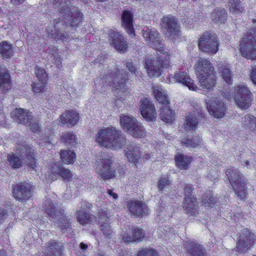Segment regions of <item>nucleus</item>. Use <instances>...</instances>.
<instances>
[{"label":"nucleus","instance_id":"nucleus-17","mask_svg":"<svg viewBox=\"0 0 256 256\" xmlns=\"http://www.w3.org/2000/svg\"><path fill=\"white\" fill-rule=\"evenodd\" d=\"M16 151L27 165L32 170L37 167L36 160L34 157V150L28 145H18Z\"/></svg>","mask_w":256,"mask_h":256},{"label":"nucleus","instance_id":"nucleus-59","mask_svg":"<svg viewBox=\"0 0 256 256\" xmlns=\"http://www.w3.org/2000/svg\"><path fill=\"white\" fill-rule=\"evenodd\" d=\"M250 78L252 83L256 86V66H252V68Z\"/></svg>","mask_w":256,"mask_h":256},{"label":"nucleus","instance_id":"nucleus-13","mask_svg":"<svg viewBox=\"0 0 256 256\" xmlns=\"http://www.w3.org/2000/svg\"><path fill=\"white\" fill-rule=\"evenodd\" d=\"M167 79L169 83H180L183 86H187L190 90L196 92L198 90L194 80L186 72H178L174 76H169Z\"/></svg>","mask_w":256,"mask_h":256},{"label":"nucleus","instance_id":"nucleus-33","mask_svg":"<svg viewBox=\"0 0 256 256\" xmlns=\"http://www.w3.org/2000/svg\"><path fill=\"white\" fill-rule=\"evenodd\" d=\"M10 88V76L8 70L0 67V88L6 90Z\"/></svg>","mask_w":256,"mask_h":256},{"label":"nucleus","instance_id":"nucleus-36","mask_svg":"<svg viewBox=\"0 0 256 256\" xmlns=\"http://www.w3.org/2000/svg\"><path fill=\"white\" fill-rule=\"evenodd\" d=\"M228 6L230 12L236 16L240 15L244 11V8L240 0H230Z\"/></svg>","mask_w":256,"mask_h":256},{"label":"nucleus","instance_id":"nucleus-34","mask_svg":"<svg viewBox=\"0 0 256 256\" xmlns=\"http://www.w3.org/2000/svg\"><path fill=\"white\" fill-rule=\"evenodd\" d=\"M76 218L78 222L82 225L90 224L96 220V217L94 215L88 214L84 210L78 211Z\"/></svg>","mask_w":256,"mask_h":256},{"label":"nucleus","instance_id":"nucleus-30","mask_svg":"<svg viewBox=\"0 0 256 256\" xmlns=\"http://www.w3.org/2000/svg\"><path fill=\"white\" fill-rule=\"evenodd\" d=\"M196 202L194 196H184L183 208L188 215L194 216L196 214Z\"/></svg>","mask_w":256,"mask_h":256},{"label":"nucleus","instance_id":"nucleus-35","mask_svg":"<svg viewBox=\"0 0 256 256\" xmlns=\"http://www.w3.org/2000/svg\"><path fill=\"white\" fill-rule=\"evenodd\" d=\"M176 165L181 169H186L192 162V158L181 154L175 156Z\"/></svg>","mask_w":256,"mask_h":256},{"label":"nucleus","instance_id":"nucleus-18","mask_svg":"<svg viewBox=\"0 0 256 256\" xmlns=\"http://www.w3.org/2000/svg\"><path fill=\"white\" fill-rule=\"evenodd\" d=\"M12 195L17 200L23 202L30 199L32 192L29 184L20 183L14 186Z\"/></svg>","mask_w":256,"mask_h":256},{"label":"nucleus","instance_id":"nucleus-61","mask_svg":"<svg viewBox=\"0 0 256 256\" xmlns=\"http://www.w3.org/2000/svg\"><path fill=\"white\" fill-rule=\"evenodd\" d=\"M208 176L210 178H215L216 177L218 176V172L216 169L214 168H211L209 173L208 174Z\"/></svg>","mask_w":256,"mask_h":256},{"label":"nucleus","instance_id":"nucleus-6","mask_svg":"<svg viewBox=\"0 0 256 256\" xmlns=\"http://www.w3.org/2000/svg\"><path fill=\"white\" fill-rule=\"evenodd\" d=\"M157 54L158 60L148 58L146 61L145 67L150 76H159L162 68H167L170 64V56L168 54V57L160 54V52H158Z\"/></svg>","mask_w":256,"mask_h":256},{"label":"nucleus","instance_id":"nucleus-53","mask_svg":"<svg viewBox=\"0 0 256 256\" xmlns=\"http://www.w3.org/2000/svg\"><path fill=\"white\" fill-rule=\"evenodd\" d=\"M100 230L103 234L106 236H109L112 235V230L108 222L100 224Z\"/></svg>","mask_w":256,"mask_h":256},{"label":"nucleus","instance_id":"nucleus-26","mask_svg":"<svg viewBox=\"0 0 256 256\" xmlns=\"http://www.w3.org/2000/svg\"><path fill=\"white\" fill-rule=\"evenodd\" d=\"M128 207L132 215L142 216L148 212L146 205L142 202L130 200L128 202Z\"/></svg>","mask_w":256,"mask_h":256},{"label":"nucleus","instance_id":"nucleus-55","mask_svg":"<svg viewBox=\"0 0 256 256\" xmlns=\"http://www.w3.org/2000/svg\"><path fill=\"white\" fill-rule=\"evenodd\" d=\"M241 164L247 168H254L256 170V160L254 161L253 158H250L249 160H242Z\"/></svg>","mask_w":256,"mask_h":256},{"label":"nucleus","instance_id":"nucleus-20","mask_svg":"<svg viewBox=\"0 0 256 256\" xmlns=\"http://www.w3.org/2000/svg\"><path fill=\"white\" fill-rule=\"evenodd\" d=\"M110 44L117 51L120 52H124L128 48V43L124 36L118 32L112 31L110 34L108 39Z\"/></svg>","mask_w":256,"mask_h":256},{"label":"nucleus","instance_id":"nucleus-28","mask_svg":"<svg viewBox=\"0 0 256 256\" xmlns=\"http://www.w3.org/2000/svg\"><path fill=\"white\" fill-rule=\"evenodd\" d=\"M28 110L22 108H16L11 113L12 116L24 124H28L29 120L33 119V116Z\"/></svg>","mask_w":256,"mask_h":256},{"label":"nucleus","instance_id":"nucleus-56","mask_svg":"<svg viewBox=\"0 0 256 256\" xmlns=\"http://www.w3.org/2000/svg\"><path fill=\"white\" fill-rule=\"evenodd\" d=\"M170 184V181L167 178H162L159 180L158 186L160 190H163L167 186H168Z\"/></svg>","mask_w":256,"mask_h":256},{"label":"nucleus","instance_id":"nucleus-47","mask_svg":"<svg viewBox=\"0 0 256 256\" xmlns=\"http://www.w3.org/2000/svg\"><path fill=\"white\" fill-rule=\"evenodd\" d=\"M8 160L10 164L14 168H19L22 166V160L13 154L8 155Z\"/></svg>","mask_w":256,"mask_h":256},{"label":"nucleus","instance_id":"nucleus-7","mask_svg":"<svg viewBox=\"0 0 256 256\" xmlns=\"http://www.w3.org/2000/svg\"><path fill=\"white\" fill-rule=\"evenodd\" d=\"M234 101L237 106L241 110L248 108L251 104L252 94L248 88L244 85L235 87Z\"/></svg>","mask_w":256,"mask_h":256},{"label":"nucleus","instance_id":"nucleus-5","mask_svg":"<svg viewBox=\"0 0 256 256\" xmlns=\"http://www.w3.org/2000/svg\"><path fill=\"white\" fill-rule=\"evenodd\" d=\"M142 34L146 44L156 50L158 52L168 57V52L165 50L160 35L154 28L144 26L142 30Z\"/></svg>","mask_w":256,"mask_h":256},{"label":"nucleus","instance_id":"nucleus-16","mask_svg":"<svg viewBox=\"0 0 256 256\" xmlns=\"http://www.w3.org/2000/svg\"><path fill=\"white\" fill-rule=\"evenodd\" d=\"M196 110L189 112L186 115V120L183 124L186 131L194 130L196 129L198 121V116L202 114V109L198 104L194 106Z\"/></svg>","mask_w":256,"mask_h":256},{"label":"nucleus","instance_id":"nucleus-58","mask_svg":"<svg viewBox=\"0 0 256 256\" xmlns=\"http://www.w3.org/2000/svg\"><path fill=\"white\" fill-rule=\"evenodd\" d=\"M126 66L128 70L134 74H136L138 70V68L134 64L133 62L131 61H128L126 62Z\"/></svg>","mask_w":256,"mask_h":256},{"label":"nucleus","instance_id":"nucleus-45","mask_svg":"<svg viewBox=\"0 0 256 256\" xmlns=\"http://www.w3.org/2000/svg\"><path fill=\"white\" fill-rule=\"evenodd\" d=\"M62 142L67 146L74 145L76 144V136L72 132H66L62 134Z\"/></svg>","mask_w":256,"mask_h":256},{"label":"nucleus","instance_id":"nucleus-43","mask_svg":"<svg viewBox=\"0 0 256 256\" xmlns=\"http://www.w3.org/2000/svg\"><path fill=\"white\" fill-rule=\"evenodd\" d=\"M216 198L214 197V194L210 191L204 193L202 197V205L205 207L210 206L211 204L216 203Z\"/></svg>","mask_w":256,"mask_h":256},{"label":"nucleus","instance_id":"nucleus-4","mask_svg":"<svg viewBox=\"0 0 256 256\" xmlns=\"http://www.w3.org/2000/svg\"><path fill=\"white\" fill-rule=\"evenodd\" d=\"M227 176L237 196L244 199L246 196V184L244 176L240 171L234 168H231L226 171Z\"/></svg>","mask_w":256,"mask_h":256},{"label":"nucleus","instance_id":"nucleus-52","mask_svg":"<svg viewBox=\"0 0 256 256\" xmlns=\"http://www.w3.org/2000/svg\"><path fill=\"white\" fill-rule=\"evenodd\" d=\"M98 222L100 224L108 222V217L107 210H100L98 212Z\"/></svg>","mask_w":256,"mask_h":256},{"label":"nucleus","instance_id":"nucleus-22","mask_svg":"<svg viewBox=\"0 0 256 256\" xmlns=\"http://www.w3.org/2000/svg\"><path fill=\"white\" fill-rule=\"evenodd\" d=\"M79 114L76 110H69L62 113L60 117V122L62 125L74 126L79 121Z\"/></svg>","mask_w":256,"mask_h":256},{"label":"nucleus","instance_id":"nucleus-51","mask_svg":"<svg viewBox=\"0 0 256 256\" xmlns=\"http://www.w3.org/2000/svg\"><path fill=\"white\" fill-rule=\"evenodd\" d=\"M47 82H35L32 84L34 92L36 93L44 92L46 90V86Z\"/></svg>","mask_w":256,"mask_h":256},{"label":"nucleus","instance_id":"nucleus-10","mask_svg":"<svg viewBox=\"0 0 256 256\" xmlns=\"http://www.w3.org/2000/svg\"><path fill=\"white\" fill-rule=\"evenodd\" d=\"M96 170L99 176L103 180H108L114 176V162L110 158H106L97 162Z\"/></svg>","mask_w":256,"mask_h":256},{"label":"nucleus","instance_id":"nucleus-37","mask_svg":"<svg viewBox=\"0 0 256 256\" xmlns=\"http://www.w3.org/2000/svg\"><path fill=\"white\" fill-rule=\"evenodd\" d=\"M132 137L138 138H141L146 136L147 133L142 125L138 122L128 132Z\"/></svg>","mask_w":256,"mask_h":256},{"label":"nucleus","instance_id":"nucleus-14","mask_svg":"<svg viewBox=\"0 0 256 256\" xmlns=\"http://www.w3.org/2000/svg\"><path fill=\"white\" fill-rule=\"evenodd\" d=\"M50 173L48 176V179L54 181L57 179L58 176H60L65 182H68L72 180V174L70 170L60 166L58 162L52 164Z\"/></svg>","mask_w":256,"mask_h":256},{"label":"nucleus","instance_id":"nucleus-44","mask_svg":"<svg viewBox=\"0 0 256 256\" xmlns=\"http://www.w3.org/2000/svg\"><path fill=\"white\" fill-rule=\"evenodd\" d=\"M243 124L246 128L256 131V118L250 114H246L243 120Z\"/></svg>","mask_w":256,"mask_h":256},{"label":"nucleus","instance_id":"nucleus-40","mask_svg":"<svg viewBox=\"0 0 256 256\" xmlns=\"http://www.w3.org/2000/svg\"><path fill=\"white\" fill-rule=\"evenodd\" d=\"M154 94L156 100L161 103L162 106H165L169 104L166 92L161 88L158 86L154 87Z\"/></svg>","mask_w":256,"mask_h":256},{"label":"nucleus","instance_id":"nucleus-15","mask_svg":"<svg viewBox=\"0 0 256 256\" xmlns=\"http://www.w3.org/2000/svg\"><path fill=\"white\" fill-rule=\"evenodd\" d=\"M140 110L143 118L148 121H152L156 117L155 106L147 98L140 100Z\"/></svg>","mask_w":256,"mask_h":256},{"label":"nucleus","instance_id":"nucleus-29","mask_svg":"<svg viewBox=\"0 0 256 256\" xmlns=\"http://www.w3.org/2000/svg\"><path fill=\"white\" fill-rule=\"evenodd\" d=\"M122 26L125 28L128 34L132 37L134 36L135 34L133 28L132 14L129 11H124L122 15Z\"/></svg>","mask_w":256,"mask_h":256},{"label":"nucleus","instance_id":"nucleus-49","mask_svg":"<svg viewBox=\"0 0 256 256\" xmlns=\"http://www.w3.org/2000/svg\"><path fill=\"white\" fill-rule=\"evenodd\" d=\"M120 236L123 242L126 244H129L130 242H134V240H129V238H130L133 236L132 231V229H126L122 230L120 233Z\"/></svg>","mask_w":256,"mask_h":256},{"label":"nucleus","instance_id":"nucleus-8","mask_svg":"<svg viewBox=\"0 0 256 256\" xmlns=\"http://www.w3.org/2000/svg\"><path fill=\"white\" fill-rule=\"evenodd\" d=\"M218 44L214 34L206 32L199 39L198 46L202 51L210 54H214L218 51Z\"/></svg>","mask_w":256,"mask_h":256},{"label":"nucleus","instance_id":"nucleus-62","mask_svg":"<svg viewBox=\"0 0 256 256\" xmlns=\"http://www.w3.org/2000/svg\"><path fill=\"white\" fill-rule=\"evenodd\" d=\"M6 211L4 209L0 208V223L6 217Z\"/></svg>","mask_w":256,"mask_h":256},{"label":"nucleus","instance_id":"nucleus-2","mask_svg":"<svg viewBox=\"0 0 256 256\" xmlns=\"http://www.w3.org/2000/svg\"><path fill=\"white\" fill-rule=\"evenodd\" d=\"M95 138L100 146L110 150L120 148L126 140L122 132L112 126L99 130Z\"/></svg>","mask_w":256,"mask_h":256},{"label":"nucleus","instance_id":"nucleus-50","mask_svg":"<svg viewBox=\"0 0 256 256\" xmlns=\"http://www.w3.org/2000/svg\"><path fill=\"white\" fill-rule=\"evenodd\" d=\"M35 74L38 81L47 82L48 75L44 69L36 66V68Z\"/></svg>","mask_w":256,"mask_h":256},{"label":"nucleus","instance_id":"nucleus-24","mask_svg":"<svg viewBox=\"0 0 256 256\" xmlns=\"http://www.w3.org/2000/svg\"><path fill=\"white\" fill-rule=\"evenodd\" d=\"M184 246L192 256H208L204 248L198 243L187 240Z\"/></svg>","mask_w":256,"mask_h":256},{"label":"nucleus","instance_id":"nucleus-46","mask_svg":"<svg viewBox=\"0 0 256 256\" xmlns=\"http://www.w3.org/2000/svg\"><path fill=\"white\" fill-rule=\"evenodd\" d=\"M219 72L224 80L228 84L232 83V72L226 66L222 65L219 67Z\"/></svg>","mask_w":256,"mask_h":256},{"label":"nucleus","instance_id":"nucleus-1","mask_svg":"<svg viewBox=\"0 0 256 256\" xmlns=\"http://www.w3.org/2000/svg\"><path fill=\"white\" fill-rule=\"evenodd\" d=\"M70 0H46V3L51 5L54 8H58L60 12V16L64 18L60 22H57L54 26V32L52 30V32H48V35L59 36L58 30L60 26L66 24H70L71 26L76 25L81 20V14L76 10L74 7L70 6L69 2Z\"/></svg>","mask_w":256,"mask_h":256},{"label":"nucleus","instance_id":"nucleus-64","mask_svg":"<svg viewBox=\"0 0 256 256\" xmlns=\"http://www.w3.org/2000/svg\"><path fill=\"white\" fill-rule=\"evenodd\" d=\"M25 0H10V2L15 5L20 4H22Z\"/></svg>","mask_w":256,"mask_h":256},{"label":"nucleus","instance_id":"nucleus-19","mask_svg":"<svg viewBox=\"0 0 256 256\" xmlns=\"http://www.w3.org/2000/svg\"><path fill=\"white\" fill-rule=\"evenodd\" d=\"M207 108L210 114L216 118H221L225 114L226 108L224 103L218 98L206 102Z\"/></svg>","mask_w":256,"mask_h":256},{"label":"nucleus","instance_id":"nucleus-54","mask_svg":"<svg viewBox=\"0 0 256 256\" xmlns=\"http://www.w3.org/2000/svg\"><path fill=\"white\" fill-rule=\"evenodd\" d=\"M137 256H158V252L152 249L146 248L140 251Z\"/></svg>","mask_w":256,"mask_h":256},{"label":"nucleus","instance_id":"nucleus-57","mask_svg":"<svg viewBox=\"0 0 256 256\" xmlns=\"http://www.w3.org/2000/svg\"><path fill=\"white\" fill-rule=\"evenodd\" d=\"M26 125L29 126L34 132H37L40 128L38 124L36 122V118L34 116L33 119L29 120L28 124H26Z\"/></svg>","mask_w":256,"mask_h":256},{"label":"nucleus","instance_id":"nucleus-32","mask_svg":"<svg viewBox=\"0 0 256 256\" xmlns=\"http://www.w3.org/2000/svg\"><path fill=\"white\" fill-rule=\"evenodd\" d=\"M160 117L162 120L166 123L172 124L175 118V112L170 108L169 104L162 106L160 108Z\"/></svg>","mask_w":256,"mask_h":256},{"label":"nucleus","instance_id":"nucleus-21","mask_svg":"<svg viewBox=\"0 0 256 256\" xmlns=\"http://www.w3.org/2000/svg\"><path fill=\"white\" fill-rule=\"evenodd\" d=\"M200 86L204 90H212L216 84V76L214 72L198 74Z\"/></svg>","mask_w":256,"mask_h":256},{"label":"nucleus","instance_id":"nucleus-25","mask_svg":"<svg viewBox=\"0 0 256 256\" xmlns=\"http://www.w3.org/2000/svg\"><path fill=\"white\" fill-rule=\"evenodd\" d=\"M141 153L139 146L134 144H129L125 150V156L128 160L132 163H138L140 160Z\"/></svg>","mask_w":256,"mask_h":256},{"label":"nucleus","instance_id":"nucleus-12","mask_svg":"<svg viewBox=\"0 0 256 256\" xmlns=\"http://www.w3.org/2000/svg\"><path fill=\"white\" fill-rule=\"evenodd\" d=\"M44 210L52 217L54 218H58V224L62 230H64L70 226V221L61 212H58L53 204L50 200H46L43 206Z\"/></svg>","mask_w":256,"mask_h":256},{"label":"nucleus","instance_id":"nucleus-23","mask_svg":"<svg viewBox=\"0 0 256 256\" xmlns=\"http://www.w3.org/2000/svg\"><path fill=\"white\" fill-rule=\"evenodd\" d=\"M242 234L237 242L236 248L237 251L243 252L248 249L249 245L252 242V236L247 229L242 230Z\"/></svg>","mask_w":256,"mask_h":256},{"label":"nucleus","instance_id":"nucleus-39","mask_svg":"<svg viewBox=\"0 0 256 256\" xmlns=\"http://www.w3.org/2000/svg\"><path fill=\"white\" fill-rule=\"evenodd\" d=\"M0 54L4 58H8L13 56L14 50L12 45L6 41L0 43Z\"/></svg>","mask_w":256,"mask_h":256},{"label":"nucleus","instance_id":"nucleus-9","mask_svg":"<svg viewBox=\"0 0 256 256\" xmlns=\"http://www.w3.org/2000/svg\"><path fill=\"white\" fill-rule=\"evenodd\" d=\"M161 26L168 37L174 40L180 36V24L174 16H168L164 17L162 19Z\"/></svg>","mask_w":256,"mask_h":256},{"label":"nucleus","instance_id":"nucleus-41","mask_svg":"<svg viewBox=\"0 0 256 256\" xmlns=\"http://www.w3.org/2000/svg\"><path fill=\"white\" fill-rule=\"evenodd\" d=\"M180 140L182 144L187 147L196 148L202 145V140L200 136L194 138H182Z\"/></svg>","mask_w":256,"mask_h":256},{"label":"nucleus","instance_id":"nucleus-27","mask_svg":"<svg viewBox=\"0 0 256 256\" xmlns=\"http://www.w3.org/2000/svg\"><path fill=\"white\" fill-rule=\"evenodd\" d=\"M194 70L196 74L214 72V68L212 63L207 59L200 58L194 64Z\"/></svg>","mask_w":256,"mask_h":256},{"label":"nucleus","instance_id":"nucleus-42","mask_svg":"<svg viewBox=\"0 0 256 256\" xmlns=\"http://www.w3.org/2000/svg\"><path fill=\"white\" fill-rule=\"evenodd\" d=\"M60 158L64 164H72L76 160V154L72 150H62L60 153Z\"/></svg>","mask_w":256,"mask_h":256},{"label":"nucleus","instance_id":"nucleus-3","mask_svg":"<svg viewBox=\"0 0 256 256\" xmlns=\"http://www.w3.org/2000/svg\"><path fill=\"white\" fill-rule=\"evenodd\" d=\"M240 51L248 59L256 58V28L250 30L244 34L240 41Z\"/></svg>","mask_w":256,"mask_h":256},{"label":"nucleus","instance_id":"nucleus-60","mask_svg":"<svg viewBox=\"0 0 256 256\" xmlns=\"http://www.w3.org/2000/svg\"><path fill=\"white\" fill-rule=\"evenodd\" d=\"M192 186L189 184H186L184 188V196H193L192 194Z\"/></svg>","mask_w":256,"mask_h":256},{"label":"nucleus","instance_id":"nucleus-11","mask_svg":"<svg viewBox=\"0 0 256 256\" xmlns=\"http://www.w3.org/2000/svg\"><path fill=\"white\" fill-rule=\"evenodd\" d=\"M126 77L124 76L122 72L120 70L116 71L114 76L107 74L100 79L104 86H110L116 90H122L126 89Z\"/></svg>","mask_w":256,"mask_h":256},{"label":"nucleus","instance_id":"nucleus-38","mask_svg":"<svg viewBox=\"0 0 256 256\" xmlns=\"http://www.w3.org/2000/svg\"><path fill=\"white\" fill-rule=\"evenodd\" d=\"M227 13L225 9H216L212 13V20L216 24L224 23L226 19Z\"/></svg>","mask_w":256,"mask_h":256},{"label":"nucleus","instance_id":"nucleus-48","mask_svg":"<svg viewBox=\"0 0 256 256\" xmlns=\"http://www.w3.org/2000/svg\"><path fill=\"white\" fill-rule=\"evenodd\" d=\"M134 237L129 238V240H134V242L140 241L144 236V234L142 229L138 228H134L132 229Z\"/></svg>","mask_w":256,"mask_h":256},{"label":"nucleus","instance_id":"nucleus-63","mask_svg":"<svg viewBox=\"0 0 256 256\" xmlns=\"http://www.w3.org/2000/svg\"><path fill=\"white\" fill-rule=\"evenodd\" d=\"M108 194L110 196H112L114 200H116L118 198V194L112 192L111 190H108Z\"/></svg>","mask_w":256,"mask_h":256},{"label":"nucleus","instance_id":"nucleus-31","mask_svg":"<svg viewBox=\"0 0 256 256\" xmlns=\"http://www.w3.org/2000/svg\"><path fill=\"white\" fill-rule=\"evenodd\" d=\"M138 121L130 115L122 114L120 116V124L122 129L126 132H129Z\"/></svg>","mask_w":256,"mask_h":256}]
</instances>
